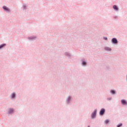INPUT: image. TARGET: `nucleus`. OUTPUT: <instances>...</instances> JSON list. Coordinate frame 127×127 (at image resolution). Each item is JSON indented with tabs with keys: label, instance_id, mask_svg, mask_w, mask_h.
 <instances>
[{
	"label": "nucleus",
	"instance_id": "nucleus-7",
	"mask_svg": "<svg viewBox=\"0 0 127 127\" xmlns=\"http://www.w3.org/2000/svg\"><path fill=\"white\" fill-rule=\"evenodd\" d=\"M113 8H114V9H115L116 10H118V7H117V5H114L113 6Z\"/></svg>",
	"mask_w": 127,
	"mask_h": 127
},
{
	"label": "nucleus",
	"instance_id": "nucleus-5",
	"mask_svg": "<svg viewBox=\"0 0 127 127\" xmlns=\"http://www.w3.org/2000/svg\"><path fill=\"white\" fill-rule=\"evenodd\" d=\"M3 9H4L5 11H9V9L5 6H3Z\"/></svg>",
	"mask_w": 127,
	"mask_h": 127
},
{
	"label": "nucleus",
	"instance_id": "nucleus-10",
	"mask_svg": "<svg viewBox=\"0 0 127 127\" xmlns=\"http://www.w3.org/2000/svg\"><path fill=\"white\" fill-rule=\"evenodd\" d=\"M15 97V93H12V98H14Z\"/></svg>",
	"mask_w": 127,
	"mask_h": 127
},
{
	"label": "nucleus",
	"instance_id": "nucleus-3",
	"mask_svg": "<svg viewBox=\"0 0 127 127\" xmlns=\"http://www.w3.org/2000/svg\"><path fill=\"white\" fill-rule=\"evenodd\" d=\"M104 113H105V109H101V110L100 112V115H101V116H103V115H104Z\"/></svg>",
	"mask_w": 127,
	"mask_h": 127
},
{
	"label": "nucleus",
	"instance_id": "nucleus-14",
	"mask_svg": "<svg viewBox=\"0 0 127 127\" xmlns=\"http://www.w3.org/2000/svg\"><path fill=\"white\" fill-rule=\"evenodd\" d=\"M82 64H83V65H86V62H82Z\"/></svg>",
	"mask_w": 127,
	"mask_h": 127
},
{
	"label": "nucleus",
	"instance_id": "nucleus-2",
	"mask_svg": "<svg viewBox=\"0 0 127 127\" xmlns=\"http://www.w3.org/2000/svg\"><path fill=\"white\" fill-rule=\"evenodd\" d=\"M112 41L113 43H115V44H117V43H118V40L115 38L112 39Z\"/></svg>",
	"mask_w": 127,
	"mask_h": 127
},
{
	"label": "nucleus",
	"instance_id": "nucleus-6",
	"mask_svg": "<svg viewBox=\"0 0 127 127\" xmlns=\"http://www.w3.org/2000/svg\"><path fill=\"white\" fill-rule=\"evenodd\" d=\"M9 114H12L13 113V109H9L8 110Z\"/></svg>",
	"mask_w": 127,
	"mask_h": 127
},
{
	"label": "nucleus",
	"instance_id": "nucleus-12",
	"mask_svg": "<svg viewBox=\"0 0 127 127\" xmlns=\"http://www.w3.org/2000/svg\"><path fill=\"white\" fill-rule=\"evenodd\" d=\"M105 124H109V120H106L105 121Z\"/></svg>",
	"mask_w": 127,
	"mask_h": 127
},
{
	"label": "nucleus",
	"instance_id": "nucleus-8",
	"mask_svg": "<svg viewBox=\"0 0 127 127\" xmlns=\"http://www.w3.org/2000/svg\"><path fill=\"white\" fill-rule=\"evenodd\" d=\"M5 44H2V45H1L0 46V49H1V48H2V47H4V46H5Z\"/></svg>",
	"mask_w": 127,
	"mask_h": 127
},
{
	"label": "nucleus",
	"instance_id": "nucleus-1",
	"mask_svg": "<svg viewBox=\"0 0 127 127\" xmlns=\"http://www.w3.org/2000/svg\"><path fill=\"white\" fill-rule=\"evenodd\" d=\"M97 114V110H95L93 113L91 114V117L94 119L96 117V115Z\"/></svg>",
	"mask_w": 127,
	"mask_h": 127
},
{
	"label": "nucleus",
	"instance_id": "nucleus-15",
	"mask_svg": "<svg viewBox=\"0 0 127 127\" xmlns=\"http://www.w3.org/2000/svg\"><path fill=\"white\" fill-rule=\"evenodd\" d=\"M104 39H105V40H107L108 39V38L107 37H104Z\"/></svg>",
	"mask_w": 127,
	"mask_h": 127
},
{
	"label": "nucleus",
	"instance_id": "nucleus-13",
	"mask_svg": "<svg viewBox=\"0 0 127 127\" xmlns=\"http://www.w3.org/2000/svg\"><path fill=\"white\" fill-rule=\"evenodd\" d=\"M122 126H123V124H121L117 126V127H121Z\"/></svg>",
	"mask_w": 127,
	"mask_h": 127
},
{
	"label": "nucleus",
	"instance_id": "nucleus-9",
	"mask_svg": "<svg viewBox=\"0 0 127 127\" xmlns=\"http://www.w3.org/2000/svg\"><path fill=\"white\" fill-rule=\"evenodd\" d=\"M106 50H109V51H111V48H105Z\"/></svg>",
	"mask_w": 127,
	"mask_h": 127
},
{
	"label": "nucleus",
	"instance_id": "nucleus-4",
	"mask_svg": "<svg viewBox=\"0 0 127 127\" xmlns=\"http://www.w3.org/2000/svg\"><path fill=\"white\" fill-rule=\"evenodd\" d=\"M121 103L122 104V105H127V101L125 100H122Z\"/></svg>",
	"mask_w": 127,
	"mask_h": 127
},
{
	"label": "nucleus",
	"instance_id": "nucleus-11",
	"mask_svg": "<svg viewBox=\"0 0 127 127\" xmlns=\"http://www.w3.org/2000/svg\"><path fill=\"white\" fill-rule=\"evenodd\" d=\"M111 93H112V94H115V93H116V92H115L114 90H111Z\"/></svg>",
	"mask_w": 127,
	"mask_h": 127
},
{
	"label": "nucleus",
	"instance_id": "nucleus-16",
	"mask_svg": "<svg viewBox=\"0 0 127 127\" xmlns=\"http://www.w3.org/2000/svg\"><path fill=\"white\" fill-rule=\"evenodd\" d=\"M88 127H90L89 126H88Z\"/></svg>",
	"mask_w": 127,
	"mask_h": 127
}]
</instances>
